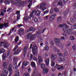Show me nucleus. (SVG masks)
I'll list each match as a JSON object with an SVG mask.
<instances>
[{
	"instance_id": "4d7b16f0",
	"label": "nucleus",
	"mask_w": 76,
	"mask_h": 76,
	"mask_svg": "<svg viewBox=\"0 0 76 76\" xmlns=\"http://www.w3.org/2000/svg\"><path fill=\"white\" fill-rule=\"evenodd\" d=\"M20 18V15H18L17 16V20H19V18Z\"/></svg>"
},
{
	"instance_id": "5fc2aeb1",
	"label": "nucleus",
	"mask_w": 76,
	"mask_h": 76,
	"mask_svg": "<svg viewBox=\"0 0 76 76\" xmlns=\"http://www.w3.org/2000/svg\"><path fill=\"white\" fill-rule=\"evenodd\" d=\"M49 11L48 10H46L44 12V15H45V14H46V13H48Z\"/></svg>"
},
{
	"instance_id": "7ed1b4c3",
	"label": "nucleus",
	"mask_w": 76,
	"mask_h": 76,
	"mask_svg": "<svg viewBox=\"0 0 76 76\" xmlns=\"http://www.w3.org/2000/svg\"><path fill=\"white\" fill-rule=\"evenodd\" d=\"M1 44H3L4 48H7L9 47V44L7 42L6 40L0 41V47L1 46Z\"/></svg>"
},
{
	"instance_id": "6e6d98bb",
	"label": "nucleus",
	"mask_w": 76,
	"mask_h": 76,
	"mask_svg": "<svg viewBox=\"0 0 76 76\" xmlns=\"http://www.w3.org/2000/svg\"><path fill=\"white\" fill-rule=\"evenodd\" d=\"M33 58L34 60H35V61H37V58H36V57H34Z\"/></svg>"
},
{
	"instance_id": "f257e3e1",
	"label": "nucleus",
	"mask_w": 76,
	"mask_h": 76,
	"mask_svg": "<svg viewBox=\"0 0 76 76\" xmlns=\"http://www.w3.org/2000/svg\"><path fill=\"white\" fill-rule=\"evenodd\" d=\"M65 26H66V27H64L62 29L63 31L64 32L62 33V35L64 36H66L67 35L66 34H69V35H72V30L67 29L69 28V27L66 25V24L64 23L59 25V27H60L61 28H63V27H64Z\"/></svg>"
},
{
	"instance_id": "1a4fd4ad",
	"label": "nucleus",
	"mask_w": 76,
	"mask_h": 76,
	"mask_svg": "<svg viewBox=\"0 0 76 76\" xmlns=\"http://www.w3.org/2000/svg\"><path fill=\"white\" fill-rule=\"evenodd\" d=\"M29 38L30 40L31 41H33L35 38V35H31V34L30 33L28 34L27 37V39H29Z\"/></svg>"
},
{
	"instance_id": "ea45409f",
	"label": "nucleus",
	"mask_w": 76,
	"mask_h": 76,
	"mask_svg": "<svg viewBox=\"0 0 76 76\" xmlns=\"http://www.w3.org/2000/svg\"><path fill=\"white\" fill-rule=\"evenodd\" d=\"M33 19L35 22H38V18H36V17H33Z\"/></svg>"
},
{
	"instance_id": "58836bf2",
	"label": "nucleus",
	"mask_w": 76,
	"mask_h": 76,
	"mask_svg": "<svg viewBox=\"0 0 76 76\" xmlns=\"http://www.w3.org/2000/svg\"><path fill=\"white\" fill-rule=\"evenodd\" d=\"M23 76H30V74L26 72L24 74Z\"/></svg>"
},
{
	"instance_id": "0e129e2a",
	"label": "nucleus",
	"mask_w": 76,
	"mask_h": 76,
	"mask_svg": "<svg viewBox=\"0 0 76 76\" xmlns=\"http://www.w3.org/2000/svg\"><path fill=\"white\" fill-rule=\"evenodd\" d=\"M74 18L75 19V21H76V15H75L74 16Z\"/></svg>"
},
{
	"instance_id": "774afa93",
	"label": "nucleus",
	"mask_w": 76,
	"mask_h": 76,
	"mask_svg": "<svg viewBox=\"0 0 76 76\" xmlns=\"http://www.w3.org/2000/svg\"><path fill=\"white\" fill-rule=\"evenodd\" d=\"M73 26L74 28L76 29V24H75Z\"/></svg>"
},
{
	"instance_id": "cd10ccee",
	"label": "nucleus",
	"mask_w": 76,
	"mask_h": 76,
	"mask_svg": "<svg viewBox=\"0 0 76 76\" xmlns=\"http://www.w3.org/2000/svg\"><path fill=\"white\" fill-rule=\"evenodd\" d=\"M2 59H3V60H4L6 58V54L5 53H4L3 55H2Z\"/></svg>"
},
{
	"instance_id": "f3484780",
	"label": "nucleus",
	"mask_w": 76,
	"mask_h": 76,
	"mask_svg": "<svg viewBox=\"0 0 76 76\" xmlns=\"http://www.w3.org/2000/svg\"><path fill=\"white\" fill-rule=\"evenodd\" d=\"M14 1V0H11V1L10 0H6L4 1V3L5 4H9L10 2L11 3H13Z\"/></svg>"
},
{
	"instance_id": "79ce46f5",
	"label": "nucleus",
	"mask_w": 76,
	"mask_h": 76,
	"mask_svg": "<svg viewBox=\"0 0 76 76\" xmlns=\"http://www.w3.org/2000/svg\"><path fill=\"white\" fill-rule=\"evenodd\" d=\"M32 70L30 68H29L28 69V72L29 73H30L31 72Z\"/></svg>"
},
{
	"instance_id": "9d476101",
	"label": "nucleus",
	"mask_w": 76,
	"mask_h": 76,
	"mask_svg": "<svg viewBox=\"0 0 76 76\" xmlns=\"http://www.w3.org/2000/svg\"><path fill=\"white\" fill-rule=\"evenodd\" d=\"M9 23H4L1 24H0V29H1L3 28H7L9 26Z\"/></svg>"
},
{
	"instance_id": "423d86ee",
	"label": "nucleus",
	"mask_w": 76,
	"mask_h": 76,
	"mask_svg": "<svg viewBox=\"0 0 76 76\" xmlns=\"http://www.w3.org/2000/svg\"><path fill=\"white\" fill-rule=\"evenodd\" d=\"M15 1H18L13 3V4H16L17 6H20L21 5H23L25 4L24 1H21V0H15Z\"/></svg>"
},
{
	"instance_id": "20e7f679",
	"label": "nucleus",
	"mask_w": 76,
	"mask_h": 76,
	"mask_svg": "<svg viewBox=\"0 0 76 76\" xmlns=\"http://www.w3.org/2000/svg\"><path fill=\"white\" fill-rule=\"evenodd\" d=\"M50 14L51 17L49 20L50 21H53L54 20V17L56 16V14L55 13H53V9L50 10Z\"/></svg>"
},
{
	"instance_id": "052dcab7",
	"label": "nucleus",
	"mask_w": 76,
	"mask_h": 76,
	"mask_svg": "<svg viewBox=\"0 0 76 76\" xmlns=\"http://www.w3.org/2000/svg\"><path fill=\"white\" fill-rule=\"evenodd\" d=\"M76 45H74L73 46H72V48L73 49V50H75V49H76Z\"/></svg>"
},
{
	"instance_id": "bb28decb",
	"label": "nucleus",
	"mask_w": 76,
	"mask_h": 76,
	"mask_svg": "<svg viewBox=\"0 0 76 76\" xmlns=\"http://www.w3.org/2000/svg\"><path fill=\"white\" fill-rule=\"evenodd\" d=\"M31 65L32 67H36V65L35 63L34 62H32L31 63Z\"/></svg>"
},
{
	"instance_id": "f8f14e48",
	"label": "nucleus",
	"mask_w": 76,
	"mask_h": 76,
	"mask_svg": "<svg viewBox=\"0 0 76 76\" xmlns=\"http://www.w3.org/2000/svg\"><path fill=\"white\" fill-rule=\"evenodd\" d=\"M45 29H44L43 31H39L36 32V34H35V36H36V37H38V38H39V37L40 36V35L41 34H42V33H44Z\"/></svg>"
},
{
	"instance_id": "aec40b11",
	"label": "nucleus",
	"mask_w": 76,
	"mask_h": 76,
	"mask_svg": "<svg viewBox=\"0 0 76 76\" xmlns=\"http://www.w3.org/2000/svg\"><path fill=\"white\" fill-rule=\"evenodd\" d=\"M23 31H24V30L22 28L19 29L18 32L19 34L20 35H23Z\"/></svg>"
},
{
	"instance_id": "412c9836",
	"label": "nucleus",
	"mask_w": 76,
	"mask_h": 76,
	"mask_svg": "<svg viewBox=\"0 0 76 76\" xmlns=\"http://www.w3.org/2000/svg\"><path fill=\"white\" fill-rule=\"evenodd\" d=\"M27 51V48L25 47L24 48V50L23 52V54L24 57H25V56L26 54Z\"/></svg>"
},
{
	"instance_id": "4468645a",
	"label": "nucleus",
	"mask_w": 76,
	"mask_h": 76,
	"mask_svg": "<svg viewBox=\"0 0 76 76\" xmlns=\"http://www.w3.org/2000/svg\"><path fill=\"white\" fill-rule=\"evenodd\" d=\"M38 61H39V65L42 62V59L41 56L39 55L38 56Z\"/></svg>"
},
{
	"instance_id": "ddd939ff",
	"label": "nucleus",
	"mask_w": 76,
	"mask_h": 76,
	"mask_svg": "<svg viewBox=\"0 0 76 76\" xmlns=\"http://www.w3.org/2000/svg\"><path fill=\"white\" fill-rule=\"evenodd\" d=\"M16 29L15 28H12L10 29V33L7 34V36L9 37V35H10V34H12V32L15 33V32H16Z\"/></svg>"
},
{
	"instance_id": "7c9ffc66",
	"label": "nucleus",
	"mask_w": 76,
	"mask_h": 76,
	"mask_svg": "<svg viewBox=\"0 0 76 76\" xmlns=\"http://www.w3.org/2000/svg\"><path fill=\"white\" fill-rule=\"evenodd\" d=\"M18 65H17V64L15 63V64L14 65L13 68L14 69H16Z\"/></svg>"
},
{
	"instance_id": "de8ad7c7",
	"label": "nucleus",
	"mask_w": 76,
	"mask_h": 76,
	"mask_svg": "<svg viewBox=\"0 0 76 76\" xmlns=\"http://www.w3.org/2000/svg\"><path fill=\"white\" fill-rule=\"evenodd\" d=\"M70 39L71 40H75V38L73 36H71L70 37Z\"/></svg>"
},
{
	"instance_id": "49530a36",
	"label": "nucleus",
	"mask_w": 76,
	"mask_h": 76,
	"mask_svg": "<svg viewBox=\"0 0 76 76\" xmlns=\"http://www.w3.org/2000/svg\"><path fill=\"white\" fill-rule=\"evenodd\" d=\"M48 47L47 46H46L44 48V50H45V51H46V50H48Z\"/></svg>"
},
{
	"instance_id": "c9c22d12",
	"label": "nucleus",
	"mask_w": 76,
	"mask_h": 76,
	"mask_svg": "<svg viewBox=\"0 0 76 76\" xmlns=\"http://www.w3.org/2000/svg\"><path fill=\"white\" fill-rule=\"evenodd\" d=\"M21 52V50H20V49H18L17 50V51L16 52H15L14 53H16V54H18V53H20Z\"/></svg>"
},
{
	"instance_id": "8fccbe9b",
	"label": "nucleus",
	"mask_w": 76,
	"mask_h": 76,
	"mask_svg": "<svg viewBox=\"0 0 76 76\" xmlns=\"http://www.w3.org/2000/svg\"><path fill=\"white\" fill-rule=\"evenodd\" d=\"M48 56V53H45L43 54V56H44V57H47Z\"/></svg>"
},
{
	"instance_id": "dca6fc26",
	"label": "nucleus",
	"mask_w": 76,
	"mask_h": 76,
	"mask_svg": "<svg viewBox=\"0 0 76 76\" xmlns=\"http://www.w3.org/2000/svg\"><path fill=\"white\" fill-rule=\"evenodd\" d=\"M32 17L30 16L29 17L28 16H25L23 18V20H25V21H28L29 19H31Z\"/></svg>"
},
{
	"instance_id": "6e6552de",
	"label": "nucleus",
	"mask_w": 76,
	"mask_h": 76,
	"mask_svg": "<svg viewBox=\"0 0 76 76\" xmlns=\"http://www.w3.org/2000/svg\"><path fill=\"white\" fill-rule=\"evenodd\" d=\"M34 13H35V15L37 16H39V15H40V13H41V12L39 10L37 11H36L35 10H34L32 12L31 14H30V17H32V15H33Z\"/></svg>"
},
{
	"instance_id": "4c0bfd02",
	"label": "nucleus",
	"mask_w": 76,
	"mask_h": 76,
	"mask_svg": "<svg viewBox=\"0 0 76 76\" xmlns=\"http://www.w3.org/2000/svg\"><path fill=\"white\" fill-rule=\"evenodd\" d=\"M54 49V50L56 52H60V50H59V49L57 48H55Z\"/></svg>"
},
{
	"instance_id": "c03bdc74",
	"label": "nucleus",
	"mask_w": 76,
	"mask_h": 76,
	"mask_svg": "<svg viewBox=\"0 0 76 76\" xmlns=\"http://www.w3.org/2000/svg\"><path fill=\"white\" fill-rule=\"evenodd\" d=\"M54 46V42H50V46L51 47H53V46Z\"/></svg>"
},
{
	"instance_id": "69168bd1",
	"label": "nucleus",
	"mask_w": 76,
	"mask_h": 76,
	"mask_svg": "<svg viewBox=\"0 0 76 76\" xmlns=\"http://www.w3.org/2000/svg\"><path fill=\"white\" fill-rule=\"evenodd\" d=\"M12 10V9L10 8H9L7 10V12H9V11H10V10Z\"/></svg>"
},
{
	"instance_id": "4be33fe9",
	"label": "nucleus",
	"mask_w": 76,
	"mask_h": 76,
	"mask_svg": "<svg viewBox=\"0 0 76 76\" xmlns=\"http://www.w3.org/2000/svg\"><path fill=\"white\" fill-rule=\"evenodd\" d=\"M51 58L52 60H56L57 58V56L55 54H52L51 56Z\"/></svg>"
},
{
	"instance_id": "a211bd4d",
	"label": "nucleus",
	"mask_w": 76,
	"mask_h": 76,
	"mask_svg": "<svg viewBox=\"0 0 76 76\" xmlns=\"http://www.w3.org/2000/svg\"><path fill=\"white\" fill-rule=\"evenodd\" d=\"M55 42L57 44H61V43H60V39L58 38H55Z\"/></svg>"
},
{
	"instance_id": "72a5a7b5",
	"label": "nucleus",
	"mask_w": 76,
	"mask_h": 76,
	"mask_svg": "<svg viewBox=\"0 0 76 76\" xmlns=\"http://www.w3.org/2000/svg\"><path fill=\"white\" fill-rule=\"evenodd\" d=\"M54 10L55 12H59V10H58V8L57 7L54 8Z\"/></svg>"
},
{
	"instance_id": "603ef678",
	"label": "nucleus",
	"mask_w": 76,
	"mask_h": 76,
	"mask_svg": "<svg viewBox=\"0 0 76 76\" xmlns=\"http://www.w3.org/2000/svg\"><path fill=\"white\" fill-rule=\"evenodd\" d=\"M18 45L15 46V48L13 50V51H15L17 49V48H18Z\"/></svg>"
},
{
	"instance_id": "393cba45",
	"label": "nucleus",
	"mask_w": 76,
	"mask_h": 76,
	"mask_svg": "<svg viewBox=\"0 0 76 76\" xmlns=\"http://www.w3.org/2000/svg\"><path fill=\"white\" fill-rule=\"evenodd\" d=\"M28 2H29V4L28 5V7L29 9H30V6H32V0H28Z\"/></svg>"
},
{
	"instance_id": "9b49d317",
	"label": "nucleus",
	"mask_w": 76,
	"mask_h": 76,
	"mask_svg": "<svg viewBox=\"0 0 76 76\" xmlns=\"http://www.w3.org/2000/svg\"><path fill=\"white\" fill-rule=\"evenodd\" d=\"M46 5V4L45 3H43L42 4H41L40 5V7L39 8V9H42V10L43 12L46 9V8L45 7H42L43 6H45Z\"/></svg>"
},
{
	"instance_id": "e433bc0d",
	"label": "nucleus",
	"mask_w": 76,
	"mask_h": 76,
	"mask_svg": "<svg viewBox=\"0 0 76 76\" xmlns=\"http://www.w3.org/2000/svg\"><path fill=\"white\" fill-rule=\"evenodd\" d=\"M19 39V37L18 36L16 37L15 39V43H17V42L18 41V40Z\"/></svg>"
},
{
	"instance_id": "e2e57ef3",
	"label": "nucleus",
	"mask_w": 76,
	"mask_h": 76,
	"mask_svg": "<svg viewBox=\"0 0 76 76\" xmlns=\"http://www.w3.org/2000/svg\"><path fill=\"white\" fill-rule=\"evenodd\" d=\"M64 55L65 56H67V52L66 51L64 53Z\"/></svg>"
},
{
	"instance_id": "0eeeda50",
	"label": "nucleus",
	"mask_w": 76,
	"mask_h": 76,
	"mask_svg": "<svg viewBox=\"0 0 76 76\" xmlns=\"http://www.w3.org/2000/svg\"><path fill=\"white\" fill-rule=\"evenodd\" d=\"M55 68H57L58 70H63L64 69V66L63 65H60L58 64H56L54 66Z\"/></svg>"
},
{
	"instance_id": "f704fd0d",
	"label": "nucleus",
	"mask_w": 76,
	"mask_h": 76,
	"mask_svg": "<svg viewBox=\"0 0 76 76\" xmlns=\"http://www.w3.org/2000/svg\"><path fill=\"white\" fill-rule=\"evenodd\" d=\"M17 73L18 74H15V75L14 76H20V75H19V70L18 69L17 70Z\"/></svg>"
},
{
	"instance_id": "338daca9",
	"label": "nucleus",
	"mask_w": 76,
	"mask_h": 76,
	"mask_svg": "<svg viewBox=\"0 0 76 76\" xmlns=\"http://www.w3.org/2000/svg\"><path fill=\"white\" fill-rule=\"evenodd\" d=\"M5 74L3 73V74H1V76H6L5 74Z\"/></svg>"
},
{
	"instance_id": "a18cd8bd",
	"label": "nucleus",
	"mask_w": 76,
	"mask_h": 76,
	"mask_svg": "<svg viewBox=\"0 0 76 76\" xmlns=\"http://www.w3.org/2000/svg\"><path fill=\"white\" fill-rule=\"evenodd\" d=\"M58 5H62V4H63V3H62V1H61L60 0L59 1V2L58 3Z\"/></svg>"
},
{
	"instance_id": "a878e982",
	"label": "nucleus",
	"mask_w": 76,
	"mask_h": 76,
	"mask_svg": "<svg viewBox=\"0 0 76 76\" xmlns=\"http://www.w3.org/2000/svg\"><path fill=\"white\" fill-rule=\"evenodd\" d=\"M5 52H6V50L4 48L0 49V54L3 53H5Z\"/></svg>"
},
{
	"instance_id": "6ab92c4d",
	"label": "nucleus",
	"mask_w": 76,
	"mask_h": 76,
	"mask_svg": "<svg viewBox=\"0 0 76 76\" xmlns=\"http://www.w3.org/2000/svg\"><path fill=\"white\" fill-rule=\"evenodd\" d=\"M45 63L46 66H49V62H50V59L46 58L45 60Z\"/></svg>"
},
{
	"instance_id": "864d4df0",
	"label": "nucleus",
	"mask_w": 76,
	"mask_h": 76,
	"mask_svg": "<svg viewBox=\"0 0 76 76\" xmlns=\"http://www.w3.org/2000/svg\"><path fill=\"white\" fill-rule=\"evenodd\" d=\"M58 60L59 61H60V62H61V58L60 57V58H58Z\"/></svg>"
},
{
	"instance_id": "09e8293b",
	"label": "nucleus",
	"mask_w": 76,
	"mask_h": 76,
	"mask_svg": "<svg viewBox=\"0 0 76 76\" xmlns=\"http://www.w3.org/2000/svg\"><path fill=\"white\" fill-rule=\"evenodd\" d=\"M70 21L71 22H72V23H74L75 21V20L73 19V18H71Z\"/></svg>"
},
{
	"instance_id": "f03ea898",
	"label": "nucleus",
	"mask_w": 76,
	"mask_h": 76,
	"mask_svg": "<svg viewBox=\"0 0 76 76\" xmlns=\"http://www.w3.org/2000/svg\"><path fill=\"white\" fill-rule=\"evenodd\" d=\"M9 71L10 72V74L9 76H11V74L13 73L12 66L11 65H9L8 66V69L7 68H5L4 69L2 70L3 73L5 74L6 76H7V75H8V74L9 73Z\"/></svg>"
},
{
	"instance_id": "bf43d9fd",
	"label": "nucleus",
	"mask_w": 76,
	"mask_h": 76,
	"mask_svg": "<svg viewBox=\"0 0 76 76\" xmlns=\"http://www.w3.org/2000/svg\"><path fill=\"white\" fill-rule=\"evenodd\" d=\"M33 57V55H32V54H31L30 55V61H31Z\"/></svg>"
},
{
	"instance_id": "c756f323",
	"label": "nucleus",
	"mask_w": 76,
	"mask_h": 76,
	"mask_svg": "<svg viewBox=\"0 0 76 76\" xmlns=\"http://www.w3.org/2000/svg\"><path fill=\"white\" fill-rule=\"evenodd\" d=\"M55 64H56L55 62L53 61H51V67H54L55 66Z\"/></svg>"
},
{
	"instance_id": "5701e85b",
	"label": "nucleus",
	"mask_w": 76,
	"mask_h": 76,
	"mask_svg": "<svg viewBox=\"0 0 76 76\" xmlns=\"http://www.w3.org/2000/svg\"><path fill=\"white\" fill-rule=\"evenodd\" d=\"M36 30L35 28H33L32 27H31L29 28V29H28L27 31V32H28L30 31H35Z\"/></svg>"
},
{
	"instance_id": "c85d7f7f",
	"label": "nucleus",
	"mask_w": 76,
	"mask_h": 76,
	"mask_svg": "<svg viewBox=\"0 0 76 76\" xmlns=\"http://www.w3.org/2000/svg\"><path fill=\"white\" fill-rule=\"evenodd\" d=\"M43 72L44 73H46L48 72V69L46 68H45L44 69H43Z\"/></svg>"
},
{
	"instance_id": "2eb2a0df",
	"label": "nucleus",
	"mask_w": 76,
	"mask_h": 76,
	"mask_svg": "<svg viewBox=\"0 0 76 76\" xmlns=\"http://www.w3.org/2000/svg\"><path fill=\"white\" fill-rule=\"evenodd\" d=\"M28 64H29V62H25V61H24L23 62L22 65V69H23V68L24 67V66L26 67V66H28Z\"/></svg>"
},
{
	"instance_id": "13d9d810",
	"label": "nucleus",
	"mask_w": 76,
	"mask_h": 76,
	"mask_svg": "<svg viewBox=\"0 0 76 76\" xmlns=\"http://www.w3.org/2000/svg\"><path fill=\"white\" fill-rule=\"evenodd\" d=\"M65 61V59L63 58H61V61Z\"/></svg>"
},
{
	"instance_id": "3c124183",
	"label": "nucleus",
	"mask_w": 76,
	"mask_h": 76,
	"mask_svg": "<svg viewBox=\"0 0 76 76\" xmlns=\"http://www.w3.org/2000/svg\"><path fill=\"white\" fill-rule=\"evenodd\" d=\"M42 41H43V40L41 38L39 39V41L40 43L42 42Z\"/></svg>"
},
{
	"instance_id": "2f4dec72",
	"label": "nucleus",
	"mask_w": 76,
	"mask_h": 76,
	"mask_svg": "<svg viewBox=\"0 0 76 76\" xmlns=\"http://www.w3.org/2000/svg\"><path fill=\"white\" fill-rule=\"evenodd\" d=\"M1 10L2 11H1V14H0V15H1V16H3L4 15V14L3 13V12H4V13H5L6 12L5 11L3 10Z\"/></svg>"
},
{
	"instance_id": "39448f33",
	"label": "nucleus",
	"mask_w": 76,
	"mask_h": 76,
	"mask_svg": "<svg viewBox=\"0 0 76 76\" xmlns=\"http://www.w3.org/2000/svg\"><path fill=\"white\" fill-rule=\"evenodd\" d=\"M32 51L33 56H37V54H38V50H37V48L35 45L33 46L32 47Z\"/></svg>"
},
{
	"instance_id": "a19ab883",
	"label": "nucleus",
	"mask_w": 76,
	"mask_h": 76,
	"mask_svg": "<svg viewBox=\"0 0 76 76\" xmlns=\"http://www.w3.org/2000/svg\"><path fill=\"white\" fill-rule=\"evenodd\" d=\"M57 21L59 22V21H61V17H59L57 18Z\"/></svg>"
},
{
	"instance_id": "473e14b6",
	"label": "nucleus",
	"mask_w": 76,
	"mask_h": 76,
	"mask_svg": "<svg viewBox=\"0 0 76 76\" xmlns=\"http://www.w3.org/2000/svg\"><path fill=\"white\" fill-rule=\"evenodd\" d=\"M41 68L43 70H44L45 68V66L44 64H42L41 65Z\"/></svg>"
},
{
	"instance_id": "680f3d73",
	"label": "nucleus",
	"mask_w": 76,
	"mask_h": 76,
	"mask_svg": "<svg viewBox=\"0 0 76 76\" xmlns=\"http://www.w3.org/2000/svg\"><path fill=\"white\" fill-rule=\"evenodd\" d=\"M68 0H63V3H65Z\"/></svg>"
},
{
	"instance_id": "37998d69",
	"label": "nucleus",
	"mask_w": 76,
	"mask_h": 76,
	"mask_svg": "<svg viewBox=\"0 0 76 76\" xmlns=\"http://www.w3.org/2000/svg\"><path fill=\"white\" fill-rule=\"evenodd\" d=\"M58 56H59V57H62V56H63V54L61 53H58Z\"/></svg>"
},
{
	"instance_id": "b1692460",
	"label": "nucleus",
	"mask_w": 76,
	"mask_h": 76,
	"mask_svg": "<svg viewBox=\"0 0 76 76\" xmlns=\"http://www.w3.org/2000/svg\"><path fill=\"white\" fill-rule=\"evenodd\" d=\"M9 65V63L7 62H4L3 64V67H7Z\"/></svg>"
}]
</instances>
